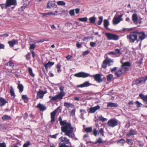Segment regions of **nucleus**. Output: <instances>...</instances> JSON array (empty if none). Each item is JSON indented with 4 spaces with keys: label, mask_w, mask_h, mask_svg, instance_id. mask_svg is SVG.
I'll return each instance as SVG.
<instances>
[{
    "label": "nucleus",
    "mask_w": 147,
    "mask_h": 147,
    "mask_svg": "<svg viewBox=\"0 0 147 147\" xmlns=\"http://www.w3.org/2000/svg\"><path fill=\"white\" fill-rule=\"evenodd\" d=\"M61 67L60 65L59 64L57 65L56 66V68L57 69V72L58 73H60L61 72Z\"/></svg>",
    "instance_id": "8fccbe9b"
},
{
    "label": "nucleus",
    "mask_w": 147,
    "mask_h": 147,
    "mask_svg": "<svg viewBox=\"0 0 147 147\" xmlns=\"http://www.w3.org/2000/svg\"><path fill=\"white\" fill-rule=\"evenodd\" d=\"M6 3L7 6L10 7L11 5H16V0H6Z\"/></svg>",
    "instance_id": "9b49d317"
},
{
    "label": "nucleus",
    "mask_w": 147,
    "mask_h": 147,
    "mask_svg": "<svg viewBox=\"0 0 147 147\" xmlns=\"http://www.w3.org/2000/svg\"><path fill=\"white\" fill-rule=\"evenodd\" d=\"M54 64V62H49L45 64L44 65L46 69H47L48 68L51 67Z\"/></svg>",
    "instance_id": "5701e85b"
},
{
    "label": "nucleus",
    "mask_w": 147,
    "mask_h": 147,
    "mask_svg": "<svg viewBox=\"0 0 147 147\" xmlns=\"http://www.w3.org/2000/svg\"><path fill=\"white\" fill-rule=\"evenodd\" d=\"M58 135V134H56L55 135H51V136L50 137H51V138H52L55 139V138H56L57 137V136Z\"/></svg>",
    "instance_id": "680f3d73"
},
{
    "label": "nucleus",
    "mask_w": 147,
    "mask_h": 147,
    "mask_svg": "<svg viewBox=\"0 0 147 147\" xmlns=\"http://www.w3.org/2000/svg\"><path fill=\"white\" fill-rule=\"evenodd\" d=\"M100 109V106L97 105L94 107H91L90 109L89 112L91 113H94L97 110Z\"/></svg>",
    "instance_id": "a211bd4d"
},
{
    "label": "nucleus",
    "mask_w": 147,
    "mask_h": 147,
    "mask_svg": "<svg viewBox=\"0 0 147 147\" xmlns=\"http://www.w3.org/2000/svg\"><path fill=\"white\" fill-rule=\"evenodd\" d=\"M58 12V11L56 10L54 12H51L48 13V14L49 15H51L53 16H56L57 15V13Z\"/></svg>",
    "instance_id": "ea45409f"
},
{
    "label": "nucleus",
    "mask_w": 147,
    "mask_h": 147,
    "mask_svg": "<svg viewBox=\"0 0 147 147\" xmlns=\"http://www.w3.org/2000/svg\"><path fill=\"white\" fill-rule=\"evenodd\" d=\"M28 71L29 73L32 76H34V74L32 73V69L30 68H28Z\"/></svg>",
    "instance_id": "3c124183"
},
{
    "label": "nucleus",
    "mask_w": 147,
    "mask_h": 147,
    "mask_svg": "<svg viewBox=\"0 0 147 147\" xmlns=\"http://www.w3.org/2000/svg\"><path fill=\"white\" fill-rule=\"evenodd\" d=\"M47 93V91H43L41 90H39L37 92L36 98H43L44 95Z\"/></svg>",
    "instance_id": "9d476101"
},
{
    "label": "nucleus",
    "mask_w": 147,
    "mask_h": 147,
    "mask_svg": "<svg viewBox=\"0 0 147 147\" xmlns=\"http://www.w3.org/2000/svg\"><path fill=\"white\" fill-rule=\"evenodd\" d=\"M72 56L71 55H69L66 57V58L67 60H69L71 58Z\"/></svg>",
    "instance_id": "338daca9"
},
{
    "label": "nucleus",
    "mask_w": 147,
    "mask_h": 147,
    "mask_svg": "<svg viewBox=\"0 0 147 147\" xmlns=\"http://www.w3.org/2000/svg\"><path fill=\"white\" fill-rule=\"evenodd\" d=\"M105 60H107V64H108L109 66L112 65L113 63V60L109 59L108 58H106L105 59Z\"/></svg>",
    "instance_id": "c756f323"
},
{
    "label": "nucleus",
    "mask_w": 147,
    "mask_h": 147,
    "mask_svg": "<svg viewBox=\"0 0 147 147\" xmlns=\"http://www.w3.org/2000/svg\"><path fill=\"white\" fill-rule=\"evenodd\" d=\"M92 85V84L90 83L89 82L86 81L82 84L77 85V87L78 88H84L86 87H88Z\"/></svg>",
    "instance_id": "ddd939ff"
},
{
    "label": "nucleus",
    "mask_w": 147,
    "mask_h": 147,
    "mask_svg": "<svg viewBox=\"0 0 147 147\" xmlns=\"http://www.w3.org/2000/svg\"><path fill=\"white\" fill-rule=\"evenodd\" d=\"M139 144L140 147H142L144 145V143L142 142H139Z\"/></svg>",
    "instance_id": "774afa93"
},
{
    "label": "nucleus",
    "mask_w": 147,
    "mask_h": 147,
    "mask_svg": "<svg viewBox=\"0 0 147 147\" xmlns=\"http://www.w3.org/2000/svg\"><path fill=\"white\" fill-rule=\"evenodd\" d=\"M113 77V75L111 74H109L107 76V80L109 81H111Z\"/></svg>",
    "instance_id": "473e14b6"
},
{
    "label": "nucleus",
    "mask_w": 147,
    "mask_h": 147,
    "mask_svg": "<svg viewBox=\"0 0 147 147\" xmlns=\"http://www.w3.org/2000/svg\"><path fill=\"white\" fill-rule=\"evenodd\" d=\"M69 14L71 16H74V9L71 10L69 12Z\"/></svg>",
    "instance_id": "5fc2aeb1"
},
{
    "label": "nucleus",
    "mask_w": 147,
    "mask_h": 147,
    "mask_svg": "<svg viewBox=\"0 0 147 147\" xmlns=\"http://www.w3.org/2000/svg\"><path fill=\"white\" fill-rule=\"evenodd\" d=\"M137 35L138 36L140 40H144L145 38L146 34L143 32H137Z\"/></svg>",
    "instance_id": "2eb2a0df"
},
{
    "label": "nucleus",
    "mask_w": 147,
    "mask_h": 147,
    "mask_svg": "<svg viewBox=\"0 0 147 147\" xmlns=\"http://www.w3.org/2000/svg\"><path fill=\"white\" fill-rule=\"evenodd\" d=\"M0 6L2 9H3L4 8H7L8 6H7V3H6V4H1L0 5Z\"/></svg>",
    "instance_id": "6e6d98bb"
},
{
    "label": "nucleus",
    "mask_w": 147,
    "mask_h": 147,
    "mask_svg": "<svg viewBox=\"0 0 147 147\" xmlns=\"http://www.w3.org/2000/svg\"><path fill=\"white\" fill-rule=\"evenodd\" d=\"M107 60H105L103 62L102 66V67L104 68H106L107 67Z\"/></svg>",
    "instance_id": "37998d69"
},
{
    "label": "nucleus",
    "mask_w": 147,
    "mask_h": 147,
    "mask_svg": "<svg viewBox=\"0 0 147 147\" xmlns=\"http://www.w3.org/2000/svg\"><path fill=\"white\" fill-rule=\"evenodd\" d=\"M89 53V52L88 51H84L82 54V55L84 56H85L88 55Z\"/></svg>",
    "instance_id": "69168bd1"
},
{
    "label": "nucleus",
    "mask_w": 147,
    "mask_h": 147,
    "mask_svg": "<svg viewBox=\"0 0 147 147\" xmlns=\"http://www.w3.org/2000/svg\"><path fill=\"white\" fill-rule=\"evenodd\" d=\"M125 142L128 144L131 145H132L133 144L132 140L131 139H127Z\"/></svg>",
    "instance_id": "79ce46f5"
},
{
    "label": "nucleus",
    "mask_w": 147,
    "mask_h": 147,
    "mask_svg": "<svg viewBox=\"0 0 147 147\" xmlns=\"http://www.w3.org/2000/svg\"><path fill=\"white\" fill-rule=\"evenodd\" d=\"M93 134L95 136H96L97 134V130L96 129H94L93 131Z\"/></svg>",
    "instance_id": "bf43d9fd"
},
{
    "label": "nucleus",
    "mask_w": 147,
    "mask_h": 147,
    "mask_svg": "<svg viewBox=\"0 0 147 147\" xmlns=\"http://www.w3.org/2000/svg\"><path fill=\"white\" fill-rule=\"evenodd\" d=\"M74 76H75L77 77L85 78L90 76L91 75L90 74L81 72L75 74Z\"/></svg>",
    "instance_id": "6e6552de"
},
{
    "label": "nucleus",
    "mask_w": 147,
    "mask_h": 147,
    "mask_svg": "<svg viewBox=\"0 0 147 147\" xmlns=\"http://www.w3.org/2000/svg\"><path fill=\"white\" fill-rule=\"evenodd\" d=\"M10 93L11 96H13L14 97L15 96V94L14 93V91L13 88L12 86H10Z\"/></svg>",
    "instance_id": "2f4dec72"
},
{
    "label": "nucleus",
    "mask_w": 147,
    "mask_h": 147,
    "mask_svg": "<svg viewBox=\"0 0 147 147\" xmlns=\"http://www.w3.org/2000/svg\"><path fill=\"white\" fill-rule=\"evenodd\" d=\"M98 119L99 121H102V122H104L107 120V119L105 118L102 116H99L98 118Z\"/></svg>",
    "instance_id": "c9c22d12"
},
{
    "label": "nucleus",
    "mask_w": 147,
    "mask_h": 147,
    "mask_svg": "<svg viewBox=\"0 0 147 147\" xmlns=\"http://www.w3.org/2000/svg\"><path fill=\"white\" fill-rule=\"evenodd\" d=\"M57 109H58L55 110L51 113V121L52 122V123H54L55 121V116L57 113Z\"/></svg>",
    "instance_id": "f8f14e48"
},
{
    "label": "nucleus",
    "mask_w": 147,
    "mask_h": 147,
    "mask_svg": "<svg viewBox=\"0 0 147 147\" xmlns=\"http://www.w3.org/2000/svg\"><path fill=\"white\" fill-rule=\"evenodd\" d=\"M36 107L38 108L40 111H43L45 110L46 109V107L44 105L39 103L38 104Z\"/></svg>",
    "instance_id": "6ab92c4d"
},
{
    "label": "nucleus",
    "mask_w": 147,
    "mask_h": 147,
    "mask_svg": "<svg viewBox=\"0 0 147 147\" xmlns=\"http://www.w3.org/2000/svg\"><path fill=\"white\" fill-rule=\"evenodd\" d=\"M106 35L108 39L117 40L119 39V36L117 35L109 33H106Z\"/></svg>",
    "instance_id": "1a4fd4ad"
},
{
    "label": "nucleus",
    "mask_w": 147,
    "mask_h": 147,
    "mask_svg": "<svg viewBox=\"0 0 147 147\" xmlns=\"http://www.w3.org/2000/svg\"><path fill=\"white\" fill-rule=\"evenodd\" d=\"M64 106L67 107H70L72 108L74 107V105L72 104L68 103L67 102H65L64 104Z\"/></svg>",
    "instance_id": "58836bf2"
},
{
    "label": "nucleus",
    "mask_w": 147,
    "mask_h": 147,
    "mask_svg": "<svg viewBox=\"0 0 147 147\" xmlns=\"http://www.w3.org/2000/svg\"><path fill=\"white\" fill-rule=\"evenodd\" d=\"M98 18L99 20L98 21L97 24H95V25L97 24L98 25H100L101 24L103 21V17L102 16L100 17H99Z\"/></svg>",
    "instance_id": "72a5a7b5"
},
{
    "label": "nucleus",
    "mask_w": 147,
    "mask_h": 147,
    "mask_svg": "<svg viewBox=\"0 0 147 147\" xmlns=\"http://www.w3.org/2000/svg\"><path fill=\"white\" fill-rule=\"evenodd\" d=\"M94 79L98 82H100L102 81L100 78V76L99 74H96L94 76Z\"/></svg>",
    "instance_id": "393cba45"
},
{
    "label": "nucleus",
    "mask_w": 147,
    "mask_h": 147,
    "mask_svg": "<svg viewBox=\"0 0 147 147\" xmlns=\"http://www.w3.org/2000/svg\"><path fill=\"white\" fill-rule=\"evenodd\" d=\"M125 142V140L121 139L117 142V144L120 145H123V144Z\"/></svg>",
    "instance_id": "7c9ffc66"
},
{
    "label": "nucleus",
    "mask_w": 147,
    "mask_h": 147,
    "mask_svg": "<svg viewBox=\"0 0 147 147\" xmlns=\"http://www.w3.org/2000/svg\"><path fill=\"white\" fill-rule=\"evenodd\" d=\"M55 6L56 5L55 2L54 1H50L48 2L46 7L47 8L51 9Z\"/></svg>",
    "instance_id": "4468645a"
},
{
    "label": "nucleus",
    "mask_w": 147,
    "mask_h": 147,
    "mask_svg": "<svg viewBox=\"0 0 147 147\" xmlns=\"http://www.w3.org/2000/svg\"><path fill=\"white\" fill-rule=\"evenodd\" d=\"M65 95V93L63 92H61L59 93L56 95L54 96H49V98L51 101L56 100L58 99H61Z\"/></svg>",
    "instance_id": "39448f33"
},
{
    "label": "nucleus",
    "mask_w": 147,
    "mask_h": 147,
    "mask_svg": "<svg viewBox=\"0 0 147 147\" xmlns=\"http://www.w3.org/2000/svg\"><path fill=\"white\" fill-rule=\"evenodd\" d=\"M7 102L6 100L3 98L0 97V106H3Z\"/></svg>",
    "instance_id": "bb28decb"
},
{
    "label": "nucleus",
    "mask_w": 147,
    "mask_h": 147,
    "mask_svg": "<svg viewBox=\"0 0 147 147\" xmlns=\"http://www.w3.org/2000/svg\"><path fill=\"white\" fill-rule=\"evenodd\" d=\"M109 24V23L107 20H104V25L106 28H108V26Z\"/></svg>",
    "instance_id": "c85d7f7f"
},
{
    "label": "nucleus",
    "mask_w": 147,
    "mask_h": 147,
    "mask_svg": "<svg viewBox=\"0 0 147 147\" xmlns=\"http://www.w3.org/2000/svg\"><path fill=\"white\" fill-rule=\"evenodd\" d=\"M36 47V45L34 44H31L30 46V49H34Z\"/></svg>",
    "instance_id": "864d4df0"
},
{
    "label": "nucleus",
    "mask_w": 147,
    "mask_h": 147,
    "mask_svg": "<svg viewBox=\"0 0 147 147\" xmlns=\"http://www.w3.org/2000/svg\"><path fill=\"white\" fill-rule=\"evenodd\" d=\"M61 142H62L63 143H61L59 147H69L67 146L65 144H70L69 142V140L67 139L66 138L63 136L61 137L59 139Z\"/></svg>",
    "instance_id": "7ed1b4c3"
},
{
    "label": "nucleus",
    "mask_w": 147,
    "mask_h": 147,
    "mask_svg": "<svg viewBox=\"0 0 147 147\" xmlns=\"http://www.w3.org/2000/svg\"><path fill=\"white\" fill-rule=\"evenodd\" d=\"M132 20L134 23H135L137 22L138 20V17L136 14H133L132 15Z\"/></svg>",
    "instance_id": "b1692460"
},
{
    "label": "nucleus",
    "mask_w": 147,
    "mask_h": 147,
    "mask_svg": "<svg viewBox=\"0 0 147 147\" xmlns=\"http://www.w3.org/2000/svg\"><path fill=\"white\" fill-rule=\"evenodd\" d=\"M138 31H136L133 32L131 33L129 35L127 36V38L129 39L131 42H133L136 40L137 38V33Z\"/></svg>",
    "instance_id": "20e7f679"
},
{
    "label": "nucleus",
    "mask_w": 147,
    "mask_h": 147,
    "mask_svg": "<svg viewBox=\"0 0 147 147\" xmlns=\"http://www.w3.org/2000/svg\"><path fill=\"white\" fill-rule=\"evenodd\" d=\"M137 132L132 129H131L129 131L127 134L126 136L128 137H130L132 136H134L137 134Z\"/></svg>",
    "instance_id": "dca6fc26"
},
{
    "label": "nucleus",
    "mask_w": 147,
    "mask_h": 147,
    "mask_svg": "<svg viewBox=\"0 0 147 147\" xmlns=\"http://www.w3.org/2000/svg\"><path fill=\"white\" fill-rule=\"evenodd\" d=\"M85 131L87 133H90L92 131V129L91 127H88L85 129Z\"/></svg>",
    "instance_id": "a18cd8bd"
},
{
    "label": "nucleus",
    "mask_w": 147,
    "mask_h": 147,
    "mask_svg": "<svg viewBox=\"0 0 147 147\" xmlns=\"http://www.w3.org/2000/svg\"><path fill=\"white\" fill-rule=\"evenodd\" d=\"M107 107H116L117 106V103L111 102H109L107 103Z\"/></svg>",
    "instance_id": "a878e982"
},
{
    "label": "nucleus",
    "mask_w": 147,
    "mask_h": 147,
    "mask_svg": "<svg viewBox=\"0 0 147 147\" xmlns=\"http://www.w3.org/2000/svg\"><path fill=\"white\" fill-rule=\"evenodd\" d=\"M146 81V79L145 77L141 78L136 80L135 81V83L136 84H139L141 83H144Z\"/></svg>",
    "instance_id": "f3484780"
},
{
    "label": "nucleus",
    "mask_w": 147,
    "mask_h": 147,
    "mask_svg": "<svg viewBox=\"0 0 147 147\" xmlns=\"http://www.w3.org/2000/svg\"><path fill=\"white\" fill-rule=\"evenodd\" d=\"M58 120L60 124L63 126L61 127L62 131L64 132L65 135L69 138H72L74 137V134L73 133L74 129L71 127V124L62 121L60 116L59 117Z\"/></svg>",
    "instance_id": "f257e3e1"
},
{
    "label": "nucleus",
    "mask_w": 147,
    "mask_h": 147,
    "mask_svg": "<svg viewBox=\"0 0 147 147\" xmlns=\"http://www.w3.org/2000/svg\"><path fill=\"white\" fill-rule=\"evenodd\" d=\"M72 25L71 23H67L65 24V25L67 26V27H70Z\"/></svg>",
    "instance_id": "e2e57ef3"
},
{
    "label": "nucleus",
    "mask_w": 147,
    "mask_h": 147,
    "mask_svg": "<svg viewBox=\"0 0 147 147\" xmlns=\"http://www.w3.org/2000/svg\"><path fill=\"white\" fill-rule=\"evenodd\" d=\"M139 96L143 100L145 103L147 104V95H144L142 94H140L139 95ZM147 108V106H146Z\"/></svg>",
    "instance_id": "412c9836"
},
{
    "label": "nucleus",
    "mask_w": 147,
    "mask_h": 147,
    "mask_svg": "<svg viewBox=\"0 0 147 147\" xmlns=\"http://www.w3.org/2000/svg\"><path fill=\"white\" fill-rule=\"evenodd\" d=\"M122 16V15H121L119 16L115 15L113 20V24L116 25L119 23L122 20L121 17Z\"/></svg>",
    "instance_id": "0eeeda50"
},
{
    "label": "nucleus",
    "mask_w": 147,
    "mask_h": 147,
    "mask_svg": "<svg viewBox=\"0 0 147 147\" xmlns=\"http://www.w3.org/2000/svg\"><path fill=\"white\" fill-rule=\"evenodd\" d=\"M79 20L82 22H87L88 20V18L86 17H84L83 18H79L78 19Z\"/></svg>",
    "instance_id": "c03bdc74"
},
{
    "label": "nucleus",
    "mask_w": 147,
    "mask_h": 147,
    "mask_svg": "<svg viewBox=\"0 0 147 147\" xmlns=\"http://www.w3.org/2000/svg\"><path fill=\"white\" fill-rule=\"evenodd\" d=\"M80 112L81 113L80 117L82 119H84V115L86 113V110L81 109L80 110Z\"/></svg>",
    "instance_id": "cd10ccee"
},
{
    "label": "nucleus",
    "mask_w": 147,
    "mask_h": 147,
    "mask_svg": "<svg viewBox=\"0 0 147 147\" xmlns=\"http://www.w3.org/2000/svg\"><path fill=\"white\" fill-rule=\"evenodd\" d=\"M136 104L137 105V107H141L142 105L141 103L138 101L136 102Z\"/></svg>",
    "instance_id": "052dcab7"
},
{
    "label": "nucleus",
    "mask_w": 147,
    "mask_h": 147,
    "mask_svg": "<svg viewBox=\"0 0 147 147\" xmlns=\"http://www.w3.org/2000/svg\"><path fill=\"white\" fill-rule=\"evenodd\" d=\"M6 65H9L11 66L12 68L14 67V64L11 61H9L8 63H6Z\"/></svg>",
    "instance_id": "f704fd0d"
},
{
    "label": "nucleus",
    "mask_w": 147,
    "mask_h": 147,
    "mask_svg": "<svg viewBox=\"0 0 147 147\" xmlns=\"http://www.w3.org/2000/svg\"><path fill=\"white\" fill-rule=\"evenodd\" d=\"M11 47H12L15 44L18 43V40H13L11 41H9L8 42Z\"/></svg>",
    "instance_id": "aec40b11"
},
{
    "label": "nucleus",
    "mask_w": 147,
    "mask_h": 147,
    "mask_svg": "<svg viewBox=\"0 0 147 147\" xmlns=\"http://www.w3.org/2000/svg\"><path fill=\"white\" fill-rule=\"evenodd\" d=\"M2 119L4 121H9L11 120V117L9 116L5 115L2 117Z\"/></svg>",
    "instance_id": "4be33fe9"
},
{
    "label": "nucleus",
    "mask_w": 147,
    "mask_h": 147,
    "mask_svg": "<svg viewBox=\"0 0 147 147\" xmlns=\"http://www.w3.org/2000/svg\"><path fill=\"white\" fill-rule=\"evenodd\" d=\"M121 62L122 64L121 67L115 73V75L118 77L120 76L122 74H124L128 69L127 67L131 65L130 63L128 62L123 63V59L121 61Z\"/></svg>",
    "instance_id": "f03ea898"
},
{
    "label": "nucleus",
    "mask_w": 147,
    "mask_h": 147,
    "mask_svg": "<svg viewBox=\"0 0 147 147\" xmlns=\"http://www.w3.org/2000/svg\"><path fill=\"white\" fill-rule=\"evenodd\" d=\"M57 4L60 5H65V3L63 1H59L57 2Z\"/></svg>",
    "instance_id": "49530a36"
},
{
    "label": "nucleus",
    "mask_w": 147,
    "mask_h": 147,
    "mask_svg": "<svg viewBox=\"0 0 147 147\" xmlns=\"http://www.w3.org/2000/svg\"><path fill=\"white\" fill-rule=\"evenodd\" d=\"M115 54L116 53L117 54H118L120 55L121 54V52L120 50L118 49H116L115 50Z\"/></svg>",
    "instance_id": "09e8293b"
},
{
    "label": "nucleus",
    "mask_w": 147,
    "mask_h": 147,
    "mask_svg": "<svg viewBox=\"0 0 147 147\" xmlns=\"http://www.w3.org/2000/svg\"><path fill=\"white\" fill-rule=\"evenodd\" d=\"M30 144V142L28 141L26 143H25L23 145V147H28Z\"/></svg>",
    "instance_id": "4d7b16f0"
},
{
    "label": "nucleus",
    "mask_w": 147,
    "mask_h": 147,
    "mask_svg": "<svg viewBox=\"0 0 147 147\" xmlns=\"http://www.w3.org/2000/svg\"><path fill=\"white\" fill-rule=\"evenodd\" d=\"M98 133L102 135V136H104V131L103 129L102 128H100L98 132Z\"/></svg>",
    "instance_id": "603ef678"
},
{
    "label": "nucleus",
    "mask_w": 147,
    "mask_h": 147,
    "mask_svg": "<svg viewBox=\"0 0 147 147\" xmlns=\"http://www.w3.org/2000/svg\"><path fill=\"white\" fill-rule=\"evenodd\" d=\"M102 142V139L101 138H99L98 140L97 141L96 143H101Z\"/></svg>",
    "instance_id": "13d9d810"
},
{
    "label": "nucleus",
    "mask_w": 147,
    "mask_h": 147,
    "mask_svg": "<svg viewBox=\"0 0 147 147\" xmlns=\"http://www.w3.org/2000/svg\"><path fill=\"white\" fill-rule=\"evenodd\" d=\"M96 20V18L94 17H92L89 19L90 23H94Z\"/></svg>",
    "instance_id": "e433bc0d"
},
{
    "label": "nucleus",
    "mask_w": 147,
    "mask_h": 147,
    "mask_svg": "<svg viewBox=\"0 0 147 147\" xmlns=\"http://www.w3.org/2000/svg\"><path fill=\"white\" fill-rule=\"evenodd\" d=\"M6 145L4 143L0 144V147H6Z\"/></svg>",
    "instance_id": "0e129e2a"
},
{
    "label": "nucleus",
    "mask_w": 147,
    "mask_h": 147,
    "mask_svg": "<svg viewBox=\"0 0 147 147\" xmlns=\"http://www.w3.org/2000/svg\"><path fill=\"white\" fill-rule=\"evenodd\" d=\"M90 46L92 47H94L97 46V44L95 42H91L90 43Z\"/></svg>",
    "instance_id": "de8ad7c7"
},
{
    "label": "nucleus",
    "mask_w": 147,
    "mask_h": 147,
    "mask_svg": "<svg viewBox=\"0 0 147 147\" xmlns=\"http://www.w3.org/2000/svg\"><path fill=\"white\" fill-rule=\"evenodd\" d=\"M118 122L117 120L115 119H111L108 121L107 125L111 127H113L118 125Z\"/></svg>",
    "instance_id": "423d86ee"
},
{
    "label": "nucleus",
    "mask_w": 147,
    "mask_h": 147,
    "mask_svg": "<svg viewBox=\"0 0 147 147\" xmlns=\"http://www.w3.org/2000/svg\"><path fill=\"white\" fill-rule=\"evenodd\" d=\"M22 99L24 100L25 103H27L28 101V98L26 95H23L22 96Z\"/></svg>",
    "instance_id": "4c0bfd02"
},
{
    "label": "nucleus",
    "mask_w": 147,
    "mask_h": 147,
    "mask_svg": "<svg viewBox=\"0 0 147 147\" xmlns=\"http://www.w3.org/2000/svg\"><path fill=\"white\" fill-rule=\"evenodd\" d=\"M18 88L20 92H22L23 91V86L22 84H19L18 86Z\"/></svg>",
    "instance_id": "a19ab883"
}]
</instances>
